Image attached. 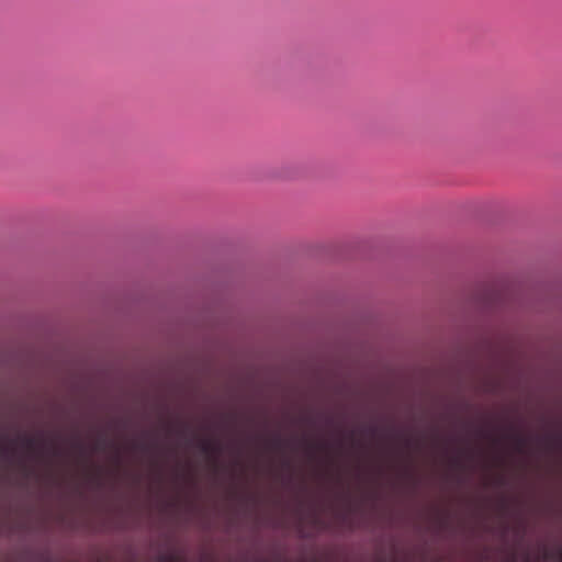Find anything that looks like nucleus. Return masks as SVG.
<instances>
[{
  "label": "nucleus",
  "instance_id": "nucleus-1",
  "mask_svg": "<svg viewBox=\"0 0 562 562\" xmlns=\"http://www.w3.org/2000/svg\"><path fill=\"white\" fill-rule=\"evenodd\" d=\"M506 562H562V551L547 547L521 549L518 553L508 555Z\"/></svg>",
  "mask_w": 562,
  "mask_h": 562
}]
</instances>
